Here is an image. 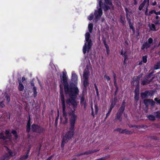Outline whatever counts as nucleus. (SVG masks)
<instances>
[{
  "label": "nucleus",
  "mask_w": 160,
  "mask_h": 160,
  "mask_svg": "<svg viewBox=\"0 0 160 160\" xmlns=\"http://www.w3.org/2000/svg\"><path fill=\"white\" fill-rule=\"evenodd\" d=\"M79 93H75V92L70 93L69 94V98H68L66 100V104L70 106L72 105V106L73 110H72V112H69L68 114L69 117V127L71 129H74L75 124L77 118V116L75 114V111L77 107L78 104L76 100L77 95Z\"/></svg>",
  "instance_id": "f257e3e1"
},
{
  "label": "nucleus",
  "mask_w": 160,
  "mask_h": 160,
  "mask_svg": "<svg viewBox=\"0 0 160 160\" xmlns=\"http://www.w3.org/2000/svg\"><path fill=\"white\" fill-rule=\"evenodd\" d=\"M66 72H62V75L60 76V78L61 82L64 86V89L66 94L75 92V93H79V91L77 87L75 86V85L73 82L70 83L69 85L68 82V78L66 76Z\"/></svg>",
  "instance_id": "f03ea898"
},
{
  "label": "nucleus",
  "mask_w": 160,
  "mask_h": 160,
  "mask_svg": "<svg viewBox=\"0 0 160 160\" xmlns=\"http://www.w3.org/2000/svg\"><path fill=\"white\" fill-rule=\"evenodd\" d=\"M60 94V98L62 102V116L65 119V121L64 122V124H66L68 122V115L66 111V105L65 100V98L63 94V87L61 84L59 85Z\"/></svg>",
  "instance_id": "7ed1b4c3"
},
{
  "label": "nucleus",
  "mask_w": 160,
  "mask_h": 160,
  "mask_svg": "<svg viewBox=\"0 0 160 160\" xmlns=\"http://www.w3.org/2000/svg\"><path fill=\"white\" fill-rule=\"evenodd\" d=\"M75 130L74 129H71L69 128V130L63 136L61 145V147L62 148V150L64 149L65 144L73 138Z\"/></svg>",
  "instance_id": "20e7f679"
},
{
  "label": "nucleus",
  "mask_w": 160,
  "mask_h": 160,
  "mask_svg": "<svg viewBox=\"0 0 160 160\" xmlns=\"http://www.w3.org/2000/svg\"><path fill=\"white\" fill-rule=\"evenodd\" d=\"M32 132L39 134L44 133L46 131L45 128L40 125L33 123L31 126Z\"/></svg>",
  "instance_id": "39448f33"
},
{
  "label": "nucleus",
  "mask_w": 160,
  "mask_h": 160,
  "mask_svg": "<svg viewBox=\"0 0 160 160\" xmlns=\"http://www.w3.org/2000/svg\"><path fill=\"white\" fill-rule=\"evenodd\" d=\"M87 42V44L85 42L83 47V52L84 54H85L86 52L88 53L90 52V50L91 48L92 45V43L91 39L86 41Z\"/></svg>",
  "instance_id": "423d86ee"
},
{
  "label": "nucleus",
  "mask_w": 160,
  "mask_h": 160,
  "mask_svg": "<svg viewBox=\"0 0 160 160\" xmlns=\"http://www.w3.org/2000/svg\"><path fill=\"white\" fill-rule=\"evenodd\" d=\"M155 91L153 90H147L144 92H141L140 93L141 97L142 99L147 98L148 97H151L153 96L155 93Z\"/></svg>",
  "instance_id": "0eeeda50"
},
{
  "label": "nucleus",
  "mask_w": 160,
  "mask_h": 160,
  "mask_svg": "<svg viewBox=\"0 0 160 160\" xmlns=\"http://www.w3.org/2000/svg\"><path fill=\"white\" fill-rule=\"evenodd\" d=\"M94 14L95 18V20L97 22L100 19L102 14V8L100 7L98 10H95Z\"/></svg>",
  "instance_id": "6e6552de"
},
{
  "label": "nucleus",
  "mask_w": 160,
  "mask_h": 160,
  "mask_svg": "<svg viewBox=\"0 0 160 160\" xmlns=\"http://www.w3.org/2000/svg\"><path fill=\"white\" fill-rule=\"evenodd\" d=\"M99 6L100 8L103 9L104 12H106L107 11L110 9V7L108 5L105 3H103L102 0H100L99 2Z\"/></svg>",
  "instance_id": "1a4fd4ad"
},
{
  "label": "nucleus",
  "mask_w": 160,
  "mask_h": 160,
  "mask_svg": "<svg viewBox=\"0 0 160 160\" xmlns=\"http://www.w3.org/2000/svg\"><path fill=\"white\" fill-rule=\"evenodd\" d=\"M142 74H141L140 75H138L136 77V78L134 79L133 81L136 82V87L135 89H140V79L142 77Z\"/></svg>",
  "instance_id": "9d476101"
},
{
  "label": "nucleus",
  "mask_w": 160,
  "mask_h": 160,
  "mask_svg": "<svg viewBox=\"0 0 160 160\" xmlns=\"http://www.w3.org/2000/svg\"><path fill=\"white\" fill-rule=\"evenodd\" d=\"M28 120L26 126V132L28 133H29L30 131L31 127V119L30 116H29L28 118Z\"/></svg>",
  "instance_id": "9b49d317"
},
{
  "label": "nucleus",
  "mask_w": 160,
  "mask_h": 160,
  "mask_svg": "<svg viewBox=\"0 0 160 160\" xmlns=\"http://www.w3.org/2000/svg\"><path fill=\"white\" fill-rule=\"evenodd\" d=\"M99 151V150L95 149L93 150H90L88 151H86L82 153H81L78 155V156H80L81 155H88L94 152H96Z\"/></svg>",
  "instance_id": "f8f14e48"
},
{
  "label": "nucleus",
  "mask_w": 160,
  "mask_h": 160,
  "mask_svg": "<svg viewBox=\"0 0 160 160\" xmlns=\"http://www.w3.org/2000/svg\"><path fill=\"white\" fill-rule=\"evenodd\" d=\"M134 98L135 100L138 101L139 99L140 89H135L134 90Z\"/></svg>",
  "instance_id": "ddd939ff"
},
{
  "label": "nucleus",
  "mask_w": 160,
  "mask_h": 160,
  "mask_svg": "<svg viewBox=\"0 0 160 160\" xmlns=\"http://www.w3.org/2000/svg\"><path fill=\"white\" fill-rule=\"evenodd\" d=\"M72 82L77 83L78 82V76L75 73L72 72Z\"/></svg>",
  "instance_id": "4468645a"
},
{
  "label": "nucleus",
  "mask_w": 160,
  "mask_h": 160,
  "mask_svg": "<svg viewBox=\"0 0 160 160\" xmlns=\"http://www.w3.org/2000/svg\"><path fill=\"white\" fill-rule=\"evenodd\" d=\"M126 103L125 100H123L122 102L121 106L119 108L118 112L123 113L125 109Z\"/></svg>",
  "instance_id": "2eb2a0df"
},
{
  "label": "nucleus",
  "mask_w": 160,
  "mask_h": 160,
  "mask_svg": "<svg viewBox=\"0 0 160 160\" xmlns=\"http://www.w3.org/2000/svg\"><path fill=\"white\" fill-rule=\"evenodd\" d=\"M126 103L125 100H123L122 102L121 106L119 108L118 112L123 113L125 109Z\"/></svg>",
  "instance_id": "dca6fc26"
},
{
  "label": "nucleus",
  "mask_w": 160,
  "mask_h": 160,
  "mask_svg": "<svg viewBox=\"0 0 160 160\" xmlns=\"http://www.w3.org/2000/svg\"><path fill=\"white\" fill-rule=\"evenodd\" d=\"M153 79V78H152L150 80L144 79V80H143L141 81V84L143 86L148 84L152 81Z\"/></svg>",
  "instance_id": "f3484780"
},
{
  "label": "nucleus",
  "mask_w": 160,
  "mask_h": 160,
  "mask_svg": "<svg viewBox=\"0 0 160 160\" xmlns=\"http://www.w3.org/2000/svg\"><path fill=\"white\" fill-rule=\"evenodd\" d=\"M18 81L19 83V86H18V89L19 91H21L23 90L24 88V86L23 84L22 83L21 79H18Z\"/></svg>",
  "instance_id": "a211bd4d"
},
{
  "label": "nucleus",
  "mask_w": 160,
  "mask_h": 160,
  "mask_svg": "<svg viewBox=\"0 0 160 160\" xmlns=\"http://www.w3.org/2000/svg\"><path fill=\"white\" fill-rule=\"evenodd\" d=\"M120 55H122L124 57V59L128 60L129 59L128 57L127 53L126 51L123 52V49H122L120 52Z\"/></svg>",
  "instance_id": "6ab92c4d"
},
{
  "label": "nucleus",
  "mask_w": 160,
  "mask_h": 160,
  "mask_svg": "<svg viewBox=\"0 0 160 160\" xmlns=\"http://www.w3.org/2000/svg\"><path fill=\"white\" fill-rule=\"evenodd\" d=\"M7 150L8 153H6L5 154H7L8 156V159L12 157L13 156V152L10 149L7 147Z\"/></svg>",
  "instance_id": "aec40b11"
},
{
  "label": "nucleus",
  "mask_w": 160,
  "mask_h": 160,
  "mask_svg": "<svg viewBox=\"0 0 160 160\" xmlns=\"http://www.w3.org/2000/svg\"><path fill=\"white\" fill-rule=\"evenodd\" d=\"M150 46L151 45L149 44L147 42H146L144 43L141 48L142 50H143L145 48L147 49L149 48Z\"/></svg>",
  "instance_id": "412c9836"
},
{
  "label": "nucleus",
  "mask_w": 160,
  "mask_h": 160,
  "mask_svg": "<svg viewBox=\"0 0 160 160\" xmlns=\"http://www.w3.org/2000/svg\"><path fill=\"white\" fill-rule=\"evenodd\" d=\"M123 113L120 112H118L116 114V119L118 120L120 122L122 121V116Z\"/></svg>",
  "instance_id": "4be33fe9"
},
{
  "label": "nucleus",
  "mask_w": 160,
  "mask_h": 160,
  "mask_svg": "<svg viewBox=\"0 0 160 160\" xmlns=\"http://www.w3.org/2000/svg\"><path fill=\"white\" fill-rule=\"evenodd\" d=\"M89 79H84L83 81V85L85 88H86L89 85Z\"/></svg>",
  "instance_id": "5701e85b"
},
{
  "label": "nucleus",
  "mask_w": 160,
  "mask_h": 160,
  "mask_svg": "<svg viewBox=\"0 0 160 160\" xmlns=\"http://www.w3.org/2000/svg\"><path fill=\"white\" fill-rule=\"evenodd\" d=\"M89 72H84L83 74L84 79H89Z\"/></svg>",
  "instance_id": "b1692460"
},
{
  "label": "nucleus",
  "mask_w": 160,
  "mask_h": 160,
  "mask_svg": "<svg viewBox=\"0 0 160 160\" xmlns=\"http://www.w3.org/2000/svg\"><path fill=\"white\" fill-rule=\"evenodd\" d=\"M155 116H154L152 115H148L147 116V118L151 121H154L155 120Z\"/></svg>",
  "instance_id": "393cba45"
},
{
  "label": "nucleus",
  "mask_w": 160,
  "mask_h": 160,
  "mask_svg": "<svg viewBox=\"0 0 160 160\" xmlns=\"http://www.w3.org/2000/svg\"><path fill=\"white\" fill-rule=\"evenodd\" d=\"M110 158V156L109 155H107L105 156L102 157L101 158L97 159L95 160H106Z\"/></svg>",
  "instance_id": "a878e982"
},
{
  "label": "nucleus",
  "mask_w": 160,
  "mask_h": 160,
  "mask_svg": "<svg viewBox=\"0 0 160 160\" xmlns=\"http://www.w3.org/2000/svg\"><path fill=\"white\" fill-rule=\"evenodd\" d=\"M32 89L33 92V97L34 98H35L37 96L38 94V92L37 91V88L35 86H34V87H33L32 88Z\"/></svg>",
  "instance_id": "bb28decb"
},
{
  "label": "nucleus",
  "mask_w": 160,
  "mask_h": 160,
  "mask_svg": "<svg viewBox=\"0 0 160 160\" xmlns=\"http://www.w3.org/2000/svg\"><path fill=\"white\" fill-rule=\"evenodd\" d=\"M154 69L155 70L160 69V61L157 62L153 67Z\"/></svg>",
  "instance_id": "cd10ccee"
},
{
  "label": "nucleus",
  "mask_w": 160,
  "mask_h": 160,
  "mask_svg": "<svg viewBox=\"0 0 160 160\" xmlns=\"http://www.w3.org/2000/svg\"><path fill=\"white\" fill-rule=\"evenodd\" d=\"M128 20L130 29H132L134 28L133 26V24L132 22L131 19L130 18H128Z\"/></svg>",
  "instance_id": "c85d7f7f"
},
{
  "label": "nucleus",
  "mask_w": 160,
  "mask_h": 160,
  "mask_svg": "<svg viewBox=\"0 0 160 160\" xmlns=\"http://www.w3.org/2000/svg\"><path fill=\"white\" fill-rule=\"evenodd\" d=\"M93 28V24L92 23H90L88 25V30L91 33L92 32Z\"/></svg>",
  "instance_id": "c756f323"
},
{
  "label": "nucleus",
  "mask_w": 160,
  "mask_h": 160,
  "mask_svg": "<svg viewBox=\"0 0 160 160\" xmlns=\"http://www.w3.org/2000/svg\"><path fill=\"white\" fill-rule=\"evenodd\" d=\"M11 132L14 135L15 139H17L18 138V136L16 131L14 130H12L11 131Z\"/></svg>",
  "instance_id": "7c9ffc66"
},
{
  "label": "nucleus",
  "mask_w": 160,
  "mask_h": 160,
  "mask_svg": "<svg viewBox=\"0 0 160 160\" xmlns=\"http://www.w3.org/2000/svg\"><path fill=\"white\" fill-rule=\"evenodd\" d=\"M156 118L158 119H160V110L154 113Z\"/></svg>",
  "instance_id": "2f4dec72"
},
{
  "label": "nucleus",
  "mask_w": 160,
  "mask_h": 160,
  "mask_svg": "<svg viewBox=\"0 0 160 160\" xmlns=\"http://www.w3.org/2000/svg\"><path fill=\"white\" fill-rule=\"evenodd\" d=\"M8 157L7 154H5L0 158V160H8Z\"/></svg>",
  "instance_id": "473e14b6"
},
{
  "label": "nucleus",
  "mask_w": 160,
  "mask_h": 160,
  "mask_svg": "<svg viewBox=\"0 0 160 160\" xmlns=\"http://www.w3.org/2000/svg\"><path fill=\"white\" fill-rule=\"evenodd\" d=\"M112 73H113V78L114 84V85H117V79L116 78V74L113 71L112 72Z\"/></svg>",
  "instance_id": "72a5a7b5"
},
{
  "label": "nucleus",
  "mask_w": 160,
  "mask_h": 160,
  "mask_svg": "<svg viewBox=\"0 0 160 160\" xmlns=\"http://www.w3.org/2000/svg\"><path fill=\"white\" fill-rule=\"evenodd\" d=\"M5 134L8 137V138H11L12 136L10 132V131L8 129H7L5 130Z\"/></svg>",
  "instance_id": "f704fd0d"
},
{
  "label": "nucleus",
  "mask_w": 160,
  "mask_h": 160,
  "mask_svg": "<svg viewBox=\"0 0 160 160\" xmlns=\"http://www.w3.org/2000/svg\"><path fill=\"white\" fill-rule=\"evenodd\" d=\"M154 73L153 72H152L151 73H149L148 75H146L144 77V79H147L148 80L149 78L152 75V74Z\"/></svg>",
  "instance_id": "c9c22d12"
},
{
  "label": "nucleus",
  "mask_w": 160,
  "mask_h": 160,
  "mask_svg": "<svg viewBox=\"0 0 160 160\" xmlns=\"http://www.w3.org/2000/svg\"><path fill=\"white\" fill-rule=\"evenodd\" d=\"M150 99H146L143 100V103L146 106H148L150 102Z\"/></svg>",
  "instance_id": "e433bc0d"
},
{
  "label": "nucleus",
  "mask_w": 160,
  "mask_h": 160,
  "mask_svg": "<svg viewBox=\"0 0 160 160\" xmlns=\"http://www.w3.org/2000/svg\"><path fill=\"white\" fill-rule=\"evenodd\" d=\"M8 138L4 135L3 132H1L0 133V139H2L3 140H6Z\"/></svg>",
  "instance_id": "4c0bfd02"
},
{
  "label": "nucleus",
  "mask_w": 160,
  "mask_h": 160,
  "mask_svg": "<svg viewBox=\"0 0 160 160\" xmlns=\"http://www.w3.org/2000/svg\"><path fill=\"white\" fill-rule=\"evenodd\" d=\"M148 127L147 125H137L136 128L140 129L141 128H143L145 129L147 128Z\"/></svg>",
  "instance_id": "58836bf2"
},
{
  "label": "nucleus",
  "mask_w": 160,
  "mask_h": 160,
  "mask_svg": "<svg viewBox=\"0 0 160 160\" xmlns=\"http://www.w3.org/2000/svg\"><path fill=\"white\" fill-rule=\"evenodd\" d=\"M123 133H125L126 134H131L132 133V132L131 131L127 130V129H124L123 130Z\"/></svg>",
  "instance_id": "ea45409f"
},
{
  "label": "nucleus",
  "mask_w": 160,
  "mask_h": 160,
  "mask_svg": "<svg viewBox=\"0 0 160 160\" xmlns=\"http://www.w3.org/2000/svg\"><path fill=\"white\" fill-rule=\"evenodd\" d=\"M90 34L88 32H87L86 33V34H85V40L86 41H88V40H89L90 39Z\"/></svg>",
  "instance_id": "a19ab883"
},
{
  "label": "nucleus",
  "mask_w": 160,
  "mask_h": 160,
  "mask_svg": "<svg viewBox=\"0 0 160 160\" xmlns=\"http://www.w3.org/2000/svg\"><path fill=\"white\" fill-rule=\"evenodd\" d=\"M84 97L85 96L84 94H82L80 99V105H82L81 103L83 102H84V101H85Z\"/></svg>",
  "instance_id": "79ce46f5"
},
{
  "label": "nucleus",
  "mask_w": 160,
  "mask_h": 160,
  "mask_svg": "<svg viewBox=\"0 0 160 160\" xmlns=\"http://www.w3.org/2000/svg\"><path fill=\"white\" fill-rule=\"evenodd\" d=\"M125 11L126 13V16L127 19V20L128 19V18H129L128 17V14L129 13H131V12H129V11L128 10V9L126 7L125 8Z\"/></svg>",
  "instance_id": "37998d69"
},
{
  "label": "nucleus",
  "mask_w": 160,
  "mask_h": 160,
  "mask_svg": "<svg viewBox=\"0 0 160 160\" xmlns=\"http://www.w3.org/2000/svg\"><path fill=\"white\" fill-rule=\"evenodd\" d=\"M123 130L121 128H118L114 129V131H118L121 133H123Z\"/></svg>",
  "instance_id": "c03bdc74"
},
{
  "label": "nucleus",
  "mask_w": 160,
  "mask_h": 160,
  "mask_svg": "<svg viewBox=\"0 0 160 160\" xmlns=\"http://www.w3.org/2000/svg\"><path fill=\"white\" fill-rule=\"evenodd\" d=\"M95 107V114H97L98 112V104L97 103L95 104L94 105Z\"/></svg>",
  "instance_id": "a18cd8bd"
},
{
  "label": "nucleus",
  "mask_w": 160,
  "mask_h": 160,
  "mask_svg": "<svg viewBox=\"0 0 160 160\" xmlns=\"http://www.w3.org/2000/svg\"><path fill=\"white\" fill-rule=\"evenodd\" d=\"M147 57L148 56L147 55H145L142 57V62L144 63H146L147 62Z\"/></svg>",
  "instance_id": "49530a36"
},
{
  "label": "nucleus",
  "mask_w": 160,
  "mask_h": 160,
  "mask_svg": "<svg viewBox=\"0 0 160 160\" xmlns=\"http://www.w3.org/2000/svg\"><path fill=\"white\" fill-rule=\"evenodd\" d=\"M151 29L153 31H156L157 30L156 29V27L155 25L153 24H151Z\"/></svg>",
  "instance_id": "de8ad7c7"
},
{
  "label": "nucleus",
  "mask_w": 160,
  "mask_h": 160,
  "mask_svg": "<svg viewBox=\"0 0 160 160\" xmlns=\"http://www.w3.org/2000/svg\"><path fill=\"white\" fill-rule=\"evenodd\" d=\"M112 109L109 108L108 112L106 114V116L105 118V119H106L108 118V117L109 116L110 113L112 111Z\"/></svg>",
  "instance_id": "09e8293b"
},
{
  "label": "nucleus",
  "mask_w": 160,
  "mask_h": 160,
  "mask_svg": "<svg viewBox=\"0 0 160 160\" xmlns=\"http://www.w3.org/2000/svg\"><path fill=\"white\" fill-rule=\"evenodd\" d=\"M30 151H29V150H28L26 152V155L22 156L24 158H25V159L28 158V155L30 152Z\"/></svg>",
  "instance_id": "8fccbe9b"
},
{
  "label": "nucleus",
  "mask_w": 160,
  "mask_h": 160,
  "mask_svg": "<svg viewBox=\"0 0 160 160\" xmlns=\"http://www.w3.org/2000/svg\"><path fill=\"white\" fill-rule=\"evenodd\" d=\"M116 103L114 102H112L111 104L110 105V108L111 109H113V108L114 107V106L116 105Z\"/></svg>",
  "instance_id": "3c124183"
},
{
  "label": "nucleus",
  "mask_w": 160,
  "mask_h": 160,
  "mask_svg": "<svg viewBox=\"0 0 160 160\" xmlns=\"http://www.w3.org/2000/svg\"><path fill=\"white\" fill-rule=\"evenodd\" d=\"M114 85L116 88V90L114 93V96H115L117 95V93L118 90V85Z\"/></svg>",
  "instance_id": "603ef678"
},
{
  "label": "nucleus",
  "mask_w": 160,
  "mask_h": 160,
  "mask_svg": "<svg viewBox=\"0 0 160 160\" xmlns=\"http://www.w3.org/2000/svg\"><path fill=\"white\" fill-rule=\"evenodd\" d=\"M148 138H149L150 139H153V140H158V138L156 136H148Z\"/></svg>",
  "instance_id": "864d4df0"
},
{
  "label": "nucleus",
  "mask_w": 160,
  "mask_h": 160,
  "mask_svg": "<svg viewBox=\"0 0 160 160\" xmlns=\"http://www.w3.org/2000/svg\"><path fill=\"white\" fill-rule=\"evenodd\" d=\"M82 105H81V106H83L84 108V109H85L87 107V103L86 101H84V102H83L82 103Z\"/></svg>",
  "instance_id": "5fc2aeb1"
},
{
  "label": "nucleus",
  "mask_w": 160,
  "mask_h": 160,
  "mask_svg": "<svg viewBox=\"0 0 160 160\" xmlns=\"http://www.w3.org/2000/svg\"><path fill=\"white\" fill-rule=\"evenodd\" d=\"M91 115L92 116L93 118L95 117V115L94 113V110L93 108L92 105L91 106Z\"/></svg>",
  "instance_id": "6e6d98bb"
},
{
  "label": "nucleus",
  "mask_w": 160,
  "mask_h": 160,
  "mask_svg": "<svg viewBox=\"0 0 160 160\" xmlns=\"http://www.w3.org/2000/svg\"><path fill=\"white\" fill-rule=\"evenodd\" d=\"M148 42L151 45L153 42V39L151 38H150L148 40Z\"/></svg>",
  "instance_id": "4d7b16f0"
},
{
  "label": "nucleus",
  "mask_w": 160,
  "mask_h": 160,
  "mask_svg": "<svg viewBox=\"0 0 160 160\" xmlns=\"http://www.w3.org/2000/svg\"><path fill=\"white\" fill-rule=\"evenodd\" d=\"M144 6V5L142 4V3L141 4H140V6L139 7V8H138V9L139 10H140V11L142 10V8H143V7Z\"/></svg>",
  "instance_id": "13d9d810"
},
{
  "label": "nucleus",
  "mask_w": 160,
  "mask_h": 160,
  "mask_svg": "<svg viewBox=\"0 0 160 160\" xmlns=\"http://www.w3.org/2000/svg\"><path fill=\"white\" fill-rule=\"evenodd\" d=\"M154 100L158 103L160 104V99H158V98H156L154 99Z\"/></svg>",
  "instance_id": "bf43d9fd"
},
{
  "label": "nucleus",
  "mask_w": 160,
  "mask_h": 160,
  "mask_svg": "<svg viewBox=\"0 0 160 160\" xmlns=\"http://www.w3.org/2000/svg\"><path fill=\"white\" fill-rule=\"evenodd\" d=\"M5 98H7V102L8 103H9L10 100V97L8 96H6Z\"/></svg>",
  "instance_id": "052dcab7"
},
{
  "label": "nucleus",
  "mask_w": 160,
  "mask_h": 160,
  "mask_svg": "<svg viewBox=\"0 0 160 160\" xmlns=\"http://www.w3.org/2000/svg\"><path fill=\"white\" fill-rule=\"evenodd\" d=\"M152 13L155 14V10H152L151 11H149L148 13V16H150L151 15Z\"/></svg>",
  "instance_id": "680f3d73"
},
{
  "label": "nucleus",
  "mask_w": 160,
  "mask_h": 160,
  "mask_svg": "<svg viewBox=\"0 0 160 160\" xmlns=\"http://www.w3.org/2000/svg\"><path fill=\"white\" fill-rule=\"evenodd\" d=\"M143 2L146 3L147 2V5L146 6V7H148L149 5V0H144Z\"/></svg>",
  "instance_id": "e2e57ef3"
},
{
  "label": "nucleus",
  "mask_w": 160,
  "mask_h": 160,
  "mask_svg": "<svg viewBox=\"0 0 160 160\" xmlns=\"http://www.w3.org/2000/svg\"><path fill=\"white\" fill-rule=\"evenodd\" d=\"M150 104H151L152 106H154L155 104V102L152 99H150Z\"/></svg>",
  "instance_id": "0e129e2a"
},
{
  "label": "nucleus",
  "mask_w": 160,
  "mask_h": 160,
  "mask_svg": "<svg viewBox=\"0 0 160 160\" xmlns=\"http://www.w3.org/2000/svg\"><path fill=\"white\" fill-rule=\"evenodd\" d=\"M146 10L145 12V14L146 16H148V7H146Z\"/></svg>",
  "instance_id": "69168bd1"
},
{
  "label": "nucleus",
  "mask_w": 160,
  "mask_h": 160,
  "mask_svg": "<svg viewBox=\"0 0 160 160\" xmlns=\"http://www.w3.org/2000/svg\"><path fill=\"white\" fill-rule=\"evenodd\" d=\"M104 77L107 79L108 81L110 80V78L107 75H104Z\"/></svg>",
  "instance_id": "338daca9"
},
{
  "label": "nucleus",
  "mask_w": 160,
  "mask_h": 160,
  "mask_svg": "<svg viewBox=\"0 0 160 160\" xmlns=\"http://www.w3.org/2000/svg\"><path fill=\"white\" fill-rule=\"evenodd\" d=\"M154 23L156 25H160V20H156L154 22Z\"/></svg>",
  "instance_id": "774afa93"
}]
</instances>
